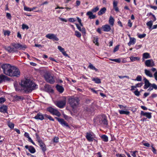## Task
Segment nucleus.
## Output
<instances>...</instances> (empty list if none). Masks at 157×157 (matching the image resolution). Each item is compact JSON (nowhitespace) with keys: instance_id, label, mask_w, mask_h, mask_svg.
<instances>
[{"instance_id":"obj_20","label":"nucleus","mask_w":157,"mask_h":157,"mask_svg":"<svg viewBox=\"0 0 157 157\" xmlns=\"http://www.w3.org/2000/svg\"><path fill=\"white\" fill-rule=\"evenodd\" d=\"M35 119L36 120H43L44 119V117L42 114L40 113H38L35 117Z\"/></svg>"},{"instance_id":"obj_60","label":"nucleus","mask_w":157,"mask_h":157,"mask_svg":"<svg viewBox=\"0 0 157 157\" xmlns=\"http://www.w3.org/2000/svg\"><path fill=\"white\" fill-rule=\"evenodd\" d=\"M10 32L8 31H6L4 32V35H5L9 36L10 35Z\"/></svg>"},{"instance_id":"obj_9","label":"nucleus","mask_w":157,"mask_h":157,"mask_svg":"<svg viewBox=\"0 0 157 157\" xmlns=\"http://www.w3.org/2000/svg\"><path fill=\"white\" fill-rule=\"evenodd\" d=\"M66 104L65 100L57 101L56 102V105L60 108H62L64 107Z\"/></svg>"},{"instance_id":"obj_22","label":"nucleus","mask_w":157,"mask_h":157,"mask_svg":"<svg viewBox=\"0 0 157 157\" xmlns=\"http://www.w3.org/2000/svg\"><path fill=\"white\" fill-rule=\"evenodd\" d=\"M78 29L82 33L84 34L86 33V29L84 28L83 27L82 29L81 27L77 24H75Z\"/></svg>"},{"instance_id":"obj_49","label":"nucleus","mask_w":157,"mask_h":157,"mask_svg":"<svg viewBox=\"0 0 157 157\" xmlns=\"http://www.w3.org/2000/svg\"><path fill=\"white\" fill-rule=\"evenodd\" d=\"M8 125L11 129H12L14 128V124L13 123H10L8 124Z\"/></svg>"},{"instance_id":"obj_34","label":"nucleus","mask_w":157,"mask_h":157,"mask_svg":"<svg viewBox=\"0 0 157 157\" xmlns=\"http://www.w3.org/2000/svg\"><path fill=\"white\" fill-rule=\"evenodd\" d=\"M114 19L112 16H110L109 20V23L112 26H113L114 25Z\"/></svg>"},{"instance_id":"obj_45","label":"nucleus","mask_w":157,"mask_h":157,"mask_svg":"<svg viewBox=\"0 0 157 157\" xmlns=\"http://www.w3.org/2000/svg\"><path fill=\"white\" fill-rule=\"evenodd\" d=\"M22 29H29V27L28 25H27L23 24L22 25Z\"/></svg>"},{"instance_id":"obj_32","label":"nucleus","mask_w":157,"mask_h":157,"mask_svg":"<svg viewBox=\"0 0 157 157\" xmlns=\"http://www.w3.org/2000/svg\"><path fill=\"white\" fill-rule=\"evenodd\" d=\"M119 112L121 114H125L128 115L130 113V112L128 111H125L123 110H119Z\"/></svg>"},{"instance_id":"obj_23","label":"nucleus","mask_w":157,"mask_h":157,"mask_svg":"<svg viewBox=\"0 0 157 157\" xmlns=\"http://www.w3.org/2000/svg\"><path fill=\"white\" fill-rule=\"evenodd\" d=\"M57 90L60 93H62L64 90L63 87L60 85H57L56 86Z\"/></svg>"},{"instance_id":"obj_52","label":"nucleus","mask_w":157,"mask_h":157,"mask_svg":"<svg viewBox=\"0 0 157 157\" xmlns=\"http://www.w3.org/2000/svg\"><path fill=\"white\" fill-rule=\"evenodd\" d=\"M6 101V99L5 98L1 97L0 98V103H4Z\"/></svg>"},{"instance_id":"obj_39","label":"nucleus","mask_w":157,"mask_h":157,"mask_svg":"<svg viewBox=\"0 0 157 157\" xmlns=\"http://www.w3.org/2000/svg\"><path fill=\"white\" fill-rule=\"evenodd\" d=\"M44 116L48 119L50 121H54V119L50 115H48L47 114H45L44 115Z\"/></svg>"},{"instance_id":"obj_64","label":"nucleus","mask_w":157,"mask_h":157,"mask_svg":"<svg viewBox=\"0 0 157 157\" xmlns=\"http://www.w3.org/2000/svg\"><path fill=\"white\" fill-rule=\"evenodd\" d=\"M154 76L155 78V80H156L157 81V71H156L154 74Z\"/></svg>"},{"instance_id":"obj_47","label":"nucleus","mask_w":157,"mask_h":157,"mask_svg":"<svg viewBox=\"0 0 157 157\" xmlns=\"http://www.w3.org/2000/svg\"><path fill=\"white\" fill-rule=\"evenodd\" d=\"M143 83L142 82L139 83L137 84H136L135 86L136 88L138 87H141V86H143Z\"/></svg>"},{"instance_id":"obj_18","label":"nucleus","mask_w":157,"mask_h":157,"mask_svg":"<svg viewBox=\"0 0 157 157\" xmlns=\"http://www.w3.org/2000/svg\"><path fill=\"white\" fill-rule=\"evenodd\" d=\"M102 28L105 32H109L111 29L110 26L108 25H103L102 27Z\"/></svg>"},{"instance_id":"obj_37","label":"nucleus","mask_w":157,"mask_h":157,"mask_svg":"<svg viewBox=\"0 0 157 157\" xmlns=\"http://www.w3.org/2000/svg\"><path fill=\"white\" fill-rule=\"evenodd\" d=\"M98 39L97 37H94V38L93 42L96 45L98 46L99 45V43L98 42Z\"/></svg>"},{"instance_id":"obj_35","label":"nucleus","mask_w":157,"mask_h":157,"mask_svg":"<svg viewBox=\"0 0 157 157\" xmlns=\"http://www.w3.org/2000/svg\"><path fill=\"white\" fill-rule=\"evenodd\" d=\"M92 80L95 82V83L97 84L100 83L101 82L100 79L98 78H92Z\"/></svg>"},{"instance_id":"obj_30","label":"nucleus","mask_w":157,"mask_h":157,"mask_svg":"<svg viewBox=\"0 0 157 157\" xmlns=\"http://www.w3.org/2000/svg\"><path fill=\"white\" fill-rule=\"evenodd\" d=\"M7 78L8 77L6 75H0V83L5 80L7 79Z\"/></svg>"},{"instance_id":"obj_58","label":"nucleus","mask_w":157,"mask_h":157,"mask_svg":"<svg viewBox=\"0 0 157 157\" xmlns=\"http://www.w3.org/2000/svg\"><path fill=\"white\" fill-rule=\"evenodd\" d=\"M58 138L57 137H55L53 139V141L54 142L57 143L58 142Z\"/></svg>"},{"instance_id":"obj_8","label":"nucleus","mask_w":157,"mask_h":157,"mask_svg":"<svg viewBox=\"0 0 157 157\" xmlns=\"http://www.w3.org/2000/svg\"><path fill=\"white\" fill-rule=\"evenodd\" d=\"M46 38L51 40H54L58 41L59 38L57 37L56 35L54 34L48 33L46 35Z\"/></svg>"},{"instance_id":"obj_41","label":"nucleus","mask_w":157,"mask_h":157,"mask_svg":"<svg viewBox=\"0 0 157 157\" xmlns=\"http://www.w3.org/2000/svg\"><path fill=\"white\" fill-rule=\"evenodd\" d=\"M75 35L78 37L80 38L81 36V33L77 31H75Z\"/></svg>"},{"instance_id":"obj_3","label":"nucleus","mask_w":157,"mask_h":157,"mask_svg":"<svg viewBox=\"0 0 157 157\" xmlns=\"http://www.w3.org/2000/svg\"><path fill=\"white\" fill-rule=\"evenodd\" d=\"M79 99L78 97H71L68 99V102L73 110L76 108L79 104Z\"/></svg>"},{"instance_id":"obj_21","label":"nucleus","mask_w":157,"mask_h":157,"mask_svg":"<svg viewBox=\"0 0 157 157\" xmlns=\"http://www.w3.org/2000/svg\"><path fill=\"white\" fill-rule=\"evenodd\" d=\"M94 123L98 124H101V121L100 120V115L95 117L93 120Z\"/></svg>"},{"instance_id":"obj_42","label":"nucleus","mask_w":157,"mask_h":157,"mask_svg":"<svg viewBox=\"0 0 157 157\" xmlns=\"http://www.w3.org/2000/svg\"><path fill=\"white\" fill-rule=\"evenodd\" d=\"M142 76L140 75H138L136 78L134 79L135 81H142Z\"/></svg>"},{"instance_id":"obj_31","label":"nucleus","mask_w":157,"mask_h":157,"mask_svg":"<svg viewBox=\"0 0 157 157\" xmlns=\"http://www.w3.org/2000/svg\"><path fill=\"white\" fill-rule=\"evenodd\" d=\"M0 111L1 112L5 113L7 112V109L6 106H3L0 108Z\"/></svg>"},{"instance_id":"obj_61","label":"nucleus","mask_w":157,"mask_h":157,"mask_svg":"<svg viewBox=\"0 0 157 157\" xmlns=\"http://www.w3.org/2000/svg\"><path fill=\"white\" fill-rule=\"evenodd\" d=\"M128 26L130 27H131L132 26V23L131 22L130 20H129L128 21Z\"/></svg>"},{"instance_id":"obj_12","label":"nucleus","mask_w":157,"mask_h":157,"mask_svg":"<svg viewBox=\"0 0 157 157\" xmlns=\"http://www.w3.org/2000/svg\"><path fill=\"white\" fill-rule=\"evenodd\" d=\"M55 118L57 119L58 121L63 126H64L67 127H69L68 124L64 121L63 119L59 118L57 117H55Z\"/></svg>"},{"instance_id":"obj_6","label":"nucleus","mask_w":157,"mask_h":157,"mask_svg":"<svg viewBox=\"0 0 157 157\" xmlns=\"http://www.w3.org/2000/svg\"><path fill=\"white\" fill-rule=\"evenodd\" d=\"M10 73V75H9L8 76L10 77H18L20 75V72L19 70L14 66L12 67Z\"/></svg>"},{"instance_id":"obj_44","label":"nucleus","mask_w":157,"mask_h":157,"mask_svg":"<svg viewBox=\"0 0 157 157\" xmlns=\"http://www.w3.org/2000/svg\"><path fill=\"white\" fill-rule=\"evenodd\" d=\"M152 22L151 21H150L147 23V25L149 27V29H150L152 25Z\"/></svg>"},{"instance_id":"obj_17","label":"nucleus","mask_w":157,"mask_h":157,"mask_svg":"<svg viewBox=\"0 0 157 157\" xmlns=\"http://www.w3.org/2000/svg\"><path fill=\"white\" fill-rule=\"evenodd\" d=\"M151 113L149 112H146L142 111L141 112V114L143 116H146L149 119H151Z\"/></svg>"},{"instance_id":"obj_14","label":"nucleus","mask_w":157,"mask_h":157,"mask_svg":"<svg viewBox=\"0 0 157 157\" xmlns=\"http://www.w3.org/2000/svg\"><path fill=\"white\" fill-rule=\"evenodd\" d=\"M25 147L26 149H28L31 153H34L36 152V151L35 148L32 146H29L28 145H26L25 146Z\"/></svg>"},{"instance_id":"obj_24","label":"nucleus","mask_w":157,"mask_h":157,"mask_svg":"<svg viewBox=\"0 0 157 157\" xmlns=\"http://www.w3.org/2000/svg\"><path fill=\"white\" fill-rule=\"evenodd\" d=\"M136 42V40L134 38L130 37L129 42L128 43L129 46H130L131 44H134Z\"/></svg>"},{"instance_id":"obj_36","label":"nucleus","mask_w":157,"mask_h":157,"mask_svg":"<svg viewBox=\"0 0 157 157\" xmlns=\"http://www.w3.org/2000/svg\"><path fill=\"white\" fill-rule=\"evenodd\" d=\"M103 140L105 142H107L108 141V136L105 135H103L101 137Z\"/></svg>"},{"instance_id":"obj_28","label":"nucleus","mask_w":157,"mask_h":157,"mask_svg":"<svg viewBox=\"0 0 157 157\" xmlns=\"http://www.w3.org/2000/svg\"><path fill=\"white\" fill-rule=\"evenodd\" d=\"M151 56L150 54L147 52L144 53L143 54V59L144 60V59H147L150 58Z\"/></svg>"},{"instance_id":"obj_38","label":"nucleus","mask_w":157,"mask_h":157,"mask_svg":"<svg viewBox=\"0 0 157 157\" xmlns=\"http://www.w3.org/2000/svg\"><path fill=\"white\" fill-rule=\"evenodd\" d=\"M88 67H89L91 69L94 70L96 71H98V69L96 68L91 63H90Z\"/></svg>"},{"instance_id":"obj_55","label":"nucleus","mask_w":157,"mask_h":157,"mask_svg":"<svg viewBox=\"0 0 157 157\" xmlns=\"http://www.w3.org/2000/svg\"><path fill=\"white\" fill-rule=\"evenodd\" d=\"M151 86L153 88V89H154L155 90H157V86L155 84H151Z\"/></svg>"},{"instance_id":"obj_33","label":"nucleus","mask_w":157,"mask_h":157,"mask_svg":"<svg viewBox=\"0 0 157 157\" xmlns=\"http://www.w3.org/2000/svg\"><path fill=\"white\" fill-rule=\"evenodd\" d=\"M130 59L132 62H133L135 61H139L140 58L138 57L131 56L130 57Z\"/></svg>"},{"instance_id":"obj_27","label":"nucleus","mask_w":157,"mask_h":157,"mask_svg":"<svg viewBox=\"0 0 157 157\" xmlns=\"http://www.w3.org/2000/svg\"><path fill=\"white\" fill-rule=\"evenodd\" d=\"M144 73L145 75L150 77H153V75L151 72V71L146 69L144 70Z\"/></svg>"},{"instance_id":"obj_25","label":"nucleus","mask_w":157,"mask_h":157,"mask_svg":"<svg viewBox=\"0 0 157 157\" xmlns=\"http://www.w3.org/2000/svg\"><path fill=\"white\" fill-rule=\"evenodd\" d=\"M86 15L89 16L90 19H94L96 17V16L93 15L92 12L88 11L86 13Z\"/></svg>"},{"instance_id":"obj_29","label":"nucleus","mask_w":157,"mask_h":157,"mask_svg":"<svg viewBox=\"0 0 157 157\" xmlns=\"http://www.w3.org/2000/svg\"><path fill=\"white\" fill-rule=\"evenodd\" d=\"M14 98L15 99V100L17 101H20V100H23L25 99V98L23 97L18 96L17 95L14 96Z\"/></svg>"},{"instance_id":"obj_53","label":"nucleus","mask_w":157,"mask_h":157,"mask_svg":"<svg viewBox=\"0 0 157 157\" xmlns=\"http://www.w3.org/2000/svg\"><path fill=\"white\" fill-rule=\"evenodd\" d=\"M6 17L8 19L10 20H11V16L10 14L9 13H6Z\"/></svg>"},{"instance_id":"obj_56","label":"nucleus","mask_w":157,"mask_h":157,"mask_svg":"<svg viewBox=\"0 0 157 157\" xmlns=\"http://www.w3.org/2000/svg\"><path fill=\"white\" fill-rule=\"evenodd\" d=\"M118 106H119L120 108L122 109H126L127 107V106H124L121 105H119Z\"/></svg>"},{"instance_id":"obj_16","label":"nucleus","mask_w":157,"mask_h":157,"mask_svg":"<svg viewBox=\"0 0 157 157\" xmlns=\"http://www.w3.org/2000/svg\"><path fill=\"white\" fill-rule=\"evenodd\" d=\"M86 138L87 140L90 142H92L94 140L93 135L91 133L87 132L86 133Z\"/></svg>"},{"instance_id":"obj_51","label":"nucleus","mask_w":157,"mask_h":157,"mask_svg":"<svg viewBox=\"0 0 157 157\" xmlns=\"http://www.w3.org/2000/svg\"><path fill=\"white\" fill-rule=\"evenodd\" d=\"M146 36V34L144 33L143 34H140L138 36V37L140 38H142Z\"/></svg>"},{"instance_id":"obj_59","label":"nucleus","mask_w":157,"mask_h":157,"mask_svg":"<svg viewBox=\"0 0 157 157\" xmlns=\"http://www.w3.org/2000/svg\"><path fill=\"white\" fill-rule=\"evenodd\" d=\"M28 141L29 142H31L34 145H35V143H34V142L33 141V140H32V139H31V138L29 137V138H28Z\"/></svg>"},{"instance_id":"obj_48","label":"nucleus","mask_w":157,"mask_h":157,"mask_svg":"<svg viewBox=\"0 0 157 157\" xmlns=\"http://www.w3.org/2000/svg\"><path fill=\"white\" fill-rule=\"evenodd\" d=\"M24 10L25 11H32L31 8H30L29 7H28L25 6L24 7Z\"/></svg>"},{"instance_id":"obj_10","label":"nucleus","mask_w":157,"mask_h":157,"mask_svg":"<svg viewBox=\"0 0 157 157\" xmlns=\"http://www.w3.org/2000/svg\"><path fill=\"white\" fill-rule=\"evenodd\" d=\"M145 64L148 67H152L155 65L154 62L152 59L146 60L145 62Z\"/></svg>"},{"instance_id":"obj_5","label":"nucleus","mask_w":157,"mask_h":157,"mask_svg":"<svg viewBox=\"0 0 157 157\" xmlns=\"http://www.w3.org/2000/svg\"><path fill=\"white\" fill-rule=\"evenodd\" d=\"M12 66L8 63L4 64L1 66V68L3 69V72L5 75H10V73L11 70Z\"/></svg>"},{"instance_id":"obj_7","label":"nucleus","mask_w":157,"mask_h":157,"mask_svg":"<svg viewBox=\"0 0 157 157\" xmlns=\"http://www.w3.org/2000/svg\"><path fill=\"white\" fill-rule=\"evenodd\" d=\"M47 110L53 115H55L59 117L61 116L60 113L57 109H54L51 107H48L47 109Z\"/></svg>"},{"instance_id":"obj_40","label":"nucleus","mask_w":157,"mask_h":157,"mask_svg":"<svg viewBox=\"0 0 157 157\" xmlns=\"http://www.w3.org/2000/svg\"><path fill=\"white\" fill-rule=\"evenodd\" d=\"M110 60L116 62L117 63H120L121 62V60L120 59H110Z\"/></svg>"},{"instance_id":"obj_26","label":"nucleus","mask_w":157,"mask_h":157,"mask_svg":"<svg viewBox=\"0 0 157 157\" xmlns=\"http://www.w3.org/2000/svg\"><path fill=\"white\" fill-rule=\"evenodd\" d=\"M106 10L105 7H103L101 8L98 13V15H101L104 13Z\"/></svg>"},{"instance_id":"obj_63","label":"nucleus","mask_w":157,"mask_h":157,"mask_svg":"<svg viewBox=\"0 0 157 157\" xmlns=\"http://www.w3.org/2000/svg\"><path fill=\"white\" fill-rule=\"evenodd\" d=\"M59 19L62 21H64L65 22H67V20L65 18L59 17Z\"/></svg>"},{"instance_id":"obj_43","label":"nucleus","mask_w":157,"mask_h":157,"mask_svg":"<svg viewBox=\"0 0 157 157\" xmlns=\"http://www.w3.org/2000/svg\"><path fill=\"white\" fill-rule=\"evenodd\" d=\"M36 139H37V141L38 143H39L43 141L41 140H40V137L37 134H36Z\"/></svg>"},{"instance_id":"obj_46","label":"nucleus","mask_w":157,"mask_h":157,"mask_svg":"<svg viewBox=\"0 0 157 157\" xmlns=\"http://www.w3.org/2000/svg\"><path fill=\"white\" fill-rule=\"evenodd\" d=\"M135 95L137 96H139L140 94V92L137 89L134 92Z\"/></svg>"},{"instance_id":"obj_2","label":"nucleus","mask_w":157,"mask_h":157,"mask_svg":"<svg viewBox=\"0 0 157 157\" xmlns=\"http://www.w3.org/2000/svg\"><path fill=\"white\" fill-rule=\"evenodd\" d=\"M10 46H5L4 48L9 52L13 53L17 52L18 50H24L27 47L25 45H22L19 43H12Z\"/></svg>"},{"instance_id":"obj_15","label":"nucleus","mask_w":157,"mask_h":157,"mask_svg":"<svg viewBox=\"0 0 157 157\" xmlns=\"http://www.w3.org/2000/svg\"><path fill=\"white\" fill-rule=\"evenodd\" d=\"M40 146L41 147V149L43 152L45 153V152L47 150L45 144L43 141L39 143Z\"/></svg>"},{"instance_id":"obj_62","label":"nucleus","mask_w":157,"mask_h":157,"mask_svg":"<svg viewBox=\"0 0 157 157\" xmlns=\"http://www.w3.org/2000/svg\"><path fill=\"white\" fill-rule=\"evenodd\" d=\"M147 16H150V15H152V16L154 18H155V19H156V18L155 17V16L153 14L151 13H148L147 14Z\"/></svg>"},{"instance_id":"obj_19","label":"nucleus","mask_w":157,"mask_h":157,"mask_svg":"<svg viewBox=\"0 0 157 157\" xmlns=\"http://www.w3.org/2000/svg\"><path fill=\"white\" fill-rule=\"evenodd\" d=\"M118 2L116 1H114L113 2V8L115 10L116 12H117L119 11V8L117 6Z\"/></svg>"},{"instance_id":"obj_11","label":"nucleus","mask_w":157,"mask_h":157,"mask_svg":"<svg viewBox=\"0 0 157 157\" xmlns=\"http://www.w3.org/2000/svg\"><path fill=\"white\" fill-rule=\"evenodd\" d=\"M100 120L101 122V124H103L106 125H108V121L107 120V117L105 116L104 115H100Z\"/></svg>"},{"instance_id":"obj_50","label":"nucleus","mask_w":157,"mask_h":157,"mask_svg":"<svg viewBox=\"0 0 157 157\" xmlns=\"http://www.w3.org/2000/svg\"><path fill=\"white\" fill-rule=\"evenodd\" d=\"M58 48L62 53L65 51L64 49L60 46H58Z\"/></svg>"},{"instance_id":"obj_4","label":"nucleus","mask_w":157,"mask_h":157,"mask_svg":"<svg viewBox=\"0 0 157 157\" xmlns=\"http://www.w3.org/2000/svg\"><path fill=\"white\" fill-rule=\"evenodd\" d=\"M44 77L46 81L51 84H53L55 82V80L53 76L48 71L44 73Z\"/></svg>"},{"instance_id":"obj_13","label":"nucleus","mask_w":157,"mask_h":157,"mask_svg":"<svg viewBox=\"0 0 157 157\" xmlns=\"http://www.w3.org/2000/svg\"><path fill=\"white\" fill-rule=\"evenodd\" d=\"M143 80L144 82V89H147L150 86H151V84L146 78H144Z\"/></svg>"},{"instance_id":"obj_57","label":"nucleus","mask_w":157,"mask_h":157,"mask_svg":"<svg viewBox=\"0 0 157 157\" xmlns=\"http://www.w3.org/2000/svg\"><path fill=\"white\" fill-rule=\"evenodd\" d=\"M68 21L70 22H74L76 21V20H75V18H69L68 19Z\"/></svg>"},{"instance_id":"obj_54","label":"nucleus","mask_w":157,"mask_h":157,"mask_svg":"<svg viewBox=\"0 0 157 157\" xmlns=\"http://www.w3.org/2000/svg\"><path fill=\"white\" fill-rule=\"evenodd\" d=\"M99 9L98 7H95V8L93 9L92 10V11L93 12H96Z\"/></svg>"},{"instance_id":"obj_1","label":"nucleus","mask_w":157,"mask_h":157,"mask_svg":"<svg viewBox=\"0 0 157 157\" xmlns=\"http://www.w3.org/2000/svg\"><path fill=\"white\" fill-rule=\"evenodd\" d=\"M22 90L25 93L27 94L31 92L37 88V85L29 79H25L21 82V84Z\"/></svg>"}]
</instances>
